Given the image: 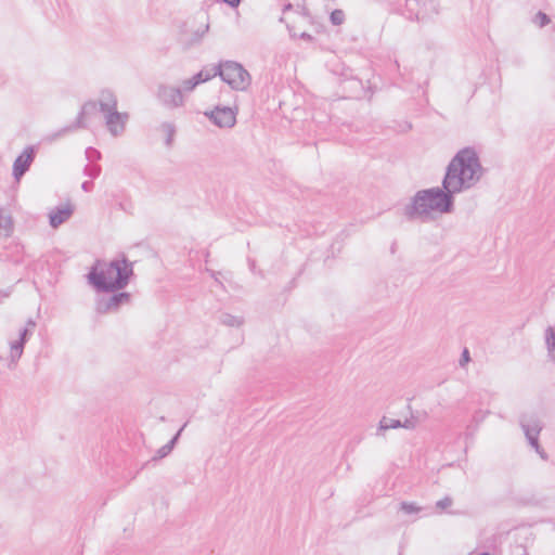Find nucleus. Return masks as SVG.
Listing matches in <instances>:
<instances>
[{"label":"nucleus","mask_w":555,"mask_h":555,"mask_svg":"<svg viewBox=\"0 0 555 555\" xmlns=\"http://www.w3.org/2000/svg\"><path fill=\"white\" fill-rule=\"evenodd\" d=\"M454 211V199L440 186L417 191L403 208V216L409 221L428 222L434 214L448 215Z\"/></svg>","instance_id":"obj_1"},{"label":"nucleus","mask_w":555,"mask_h":555,"mask_svg":"<svg viewBox=\"0 0 555 555\" xmlns=\"http://www.w3.org/2000/svg\"><path fill=\"white\" fill-rule=\"evenodd\" d=\"M133 275V264L125 256L109 262L96 260L91 267L87 279L96 292H117L124 289Z\"/></svg>","instance_id":"obj_2"},{"label":"nucleus","mask_w":555,"mask_h":555,"mask_svg":"<svg viewBox=\"0 0 555 555\" xmlns=\"http://www.w3.org/2000/svg\"><path fill=\"white\" fill-rule=\"evenodd\" d=\"M444 173H485L474 147L460 150L446 167Z\"/></svg>","instance_id":"obj_3"},{"label":"nucleus","mask_w":555,"mask_h":555,"mask_svg":"<svg viewBox=\"0 0 555 555\" xmlns=\"http://www.w3.org/2000/svg\"><path fill=\"white\" fill-rule=\"evenodd\" d=\"M219 77L233 90L245 91L251 83V77L244 66L235 61H220Z\"/></svg>","instance_id":"obj_4"},{"label":"nucleus","mask_w":555,"mask_h":555,"mask_svg":"<svg viewBox=\"0 0 555 555\" xmlns=\"http://www.w3.org/2000/svg\"><path fill=\"white\" fill-rule=\"evenodd\" d=\"M528 443L537 451L542 459H546L544 450L539 443V435L543 428L542 422L535 414L524 413L519 420Z\"/></svg>","instance_id":"obj_5"},{"label":"nucleus","mask_w":555,"mask_h":555,"mask_svg":"<svg viewBox=\"0 0 555 555\" xmlns=\"http://www.w3.org/2000/svg\"><path fill=\"white\" fill-rule=\"evenodd\" d=\"M481 176H443L442 189L454 199V195L474 186Z\"/></svg>","instance_id":"obj_6"},{"label":"nucleus","mask_w":555,"mask_h":555,"mask_svg":"<svg viewBox=\"0 0 555 555\" xmlns=\"http://www.w3.org/2000/svg\"><path fill=\"white\" fill-rule=\"evenodd\" d=\"M108 297H102L96 300L95 311L99 314L117 312L122 305L130 302L131 295L127 292H112Z\"/></svg>","instance_id":"obj_7"},{"label":"nucleus","mask_w":555,"mask_h":555,"mask_svg":"<svg viewBox=\"0 0 555 555\" xmlns=\"http://www.w3.org/2000/svg\"><path fill=\"white\" fill-rule=\"evenodd\" d=\"M156 98L166 107L177 108L184 104L182 90L166 83H160L156 90Z\"/></svg>","instance_id":"obj_8"},{"label":"nucleus","mask_w":555,"mask_h":555,"mask_svg":"<svg viewBox=\"0 0 555 555\" xmlns=\"http://www.w3.org/2000/svg\"><path fill=\"white\" fill-rule=\"evenodd\" d=\"M205 115L219 128H232L236 124V114L228 106H216Z\"/></svg>","instance_id":"obj_9"},{"label":"nucleus","mask_w":555,"mask_h":555,"mask_svg":"<svg viewBox=\"0 0 555 555\" xmlns=\"http://www.w3.org/2000/svg\"><path fill=\"white\" fill-rule=\"evenodd\" d=\"M33 334L34 333H31L29 330L23 327L20 331L18 339L10 343V361L8 364L9 369L16 366L17 361L21 359L24 352V347Z\"/></svg>","instance_id":"obj_10"},{"label":"nucleus","mask_w":555,"mask_h":555,"mask_svg":"<svg viewBox=\"0 0 555 555\" xmlns=\"http://www.w3.org/2000/svg\"><path fill=\"white\" fill-rule=\"evenodd\" d=\"M104 117L108 131L112 135L117 137L125 131L129 115L127 113H120L115 108L105 113Z\"/></svg>","instance_id":"obj_11"},{"label":"nucleus","mask_w":555,"mask_h":555,"mask_svg":"<svg viewBox=\"0 0 555 555\" xmlns=\"http://www.w3.org/2000/svg\"><path fill=\"white\" fill-rule=\"evenodd\" d=\"M75 206L70 201L65 204L56 206L49 212V224L51 228L56 229L66 222L74 214Z\"/></svg>","instance_id":"obj_12"},{"label":"nucleus","mask_w":555,"mask_h":555,"mask_svg":"<svg viewBox=\"0 0 555 555\" xmlns=\"http://www.w3.org/2000/svg\"><path fill=\"white\" fill-rule=\"evenodd\" d=\"M99 109V102L98 101H88L86 102L78 116H77V119L74 124H72L70 126L68 127H65L63 128L59 133H56V135H60L61 133H66V132H69V131H73L75 129H78V128H83L85 127V124H83V117L87 116V115H91L93 113H95L96 111Z\"/></svg>","instance_id":"obj_13"},{"label":"nucleus","mask_w":555,"mask_h":555,"mask_svg":"<svg viewBox=\"0 0 555 555\" xmlns=\"http://www.w3.org/2000/svg\"><path fill=\"white\" fill-rule=\"evenodd\" d=\"M36 156L34 146H27L15 159L12 173H25L29 170Z\"/></svg>","instance_id":"obj_14"},{"label":"nucleus","mask_w":555,"mask_h":555,"mask_svg":"<svg viewBox=\"0 0 555 555\" xmlns=\"http://www.w3.org/2000/svg\"><path fill=\"white\" fill-rule=\"evenodd\" d=\"M208 28H209V25L207 24L203 30L197 29V30L193 31L192 34L181 33L178 41H179L180 46L182 47V49L189 50V49L199 44L204 35L208 30Z\"/></svg>","instance_id":"obj_15"},{"label":"nucleus","mask_w":555,"mask_h":555,"mask_svg":"<svg viewBox=\"0 0 555 555\" xmlns=\"http://www.w3.org/2000/svg\"><path fill=\"white\" fill-rule=\"evenodd\" d=\"M99 111L103 114L117 108V98L109 89H104L100 92Z\"/></svg>","instance_id":"obj_16"},{"label":"nucleus","mask_w":555,"mask_h":555,"mask_svg":"<svg viewBox=\"0 0 555 555\" xmlns=\"http://www.w3.org/2000/svg\"><path fill=\"white\" fill-rule=\"evenodd\" d=\"M13 219L11 214L4 208H0V238H7L13 233Z\"/></svg>","instance_id":"obj_17"},{"label":"nucleus","mask_w":555,"mask_h":555,"mask_svg":"<svg viewBox=\"0 0 555 555\" xmlns=\"http://www.w3.org/2000/svg\"><path fill=\"white\" fill-rule=\"evenodd\" d=\"M220 62L218 64L205 65L196 76L201 77V83L207 82L220 75Z\"/></svg>","instance_id":"obj_18"},{"label":"nucleus","mask_w":555,"mask_h":555,"mask_svg":"<svg viewBox=\"0 0 555 555\" xmlns=\"http://www.w3.org/2000/svg\"><path fill=\"white\" fill-rule=\"evenodd\" d=\"M219 321H220L221 324H223L225 326H232V327H238V326H241L243 324V319L242 318L232 315V314L227 313V312H222L219 315Z\"/></svg>","instance_id":"obj_19"},{"label":"nucleus","mask_w":555,"mask_h":555,"mask_svg":"<svg viewBox=\"0 0 555 555\" xmlns=\"http://www.w3.org/2000/svg\"><path fill=\"white\" fill-rule=\"evenodd\" d=\"M198 85H201V77L193 75L191 78L184 79L181 83V90L183 92H192Z\"/></svg>","instance_id":"obj_20"},{"label":"nucleus","mask_w":555,"mask_h":555,"mask_svg":"<svg viewBox=\"0 0 555 555\" xmlns=\"http://www.w3.org/2000/svg\"><path fill=\"white\" fill-rule=\"evenodd\" d=\"M401 426L402 425H401V421L400 420H393V418H389V417L384 416L379 421L378 429L379 430L397 429V428H401Z\"/></svg>","instance_id":"obj_21"},{"label":"nucleus","mask_w":555,"mask_h":555,"mask_svg":"<svg viewBox=\"0 0 555 555\" xmlns=\"http://www.w3.org/2000/svg\"><path fill=\"white\" fill-rule=\"evenodd\" d=\"M330 20L332 22L333 25H341L345 21V13L343 10H334L331 15H330Z\"/></svg>","instance_id":"obj_22"},{"label":"nucleus","mask_w":555,"mask_h":555,"mask_svg":"<svg viewBox=\"0 0 555 555\" xmlns=\"http://www.w3.org/2000/svg\"><path fill=\"white\" fill-rule=\"evenodd\" d=\"M533 22L539 26V27H544L546 26L550 22H551V18L547 14H545L544 12L542 11H539L534 18H533Z\"/></svg>","instance_id":"obj_23"},{"label":"nucleus","mask_w":555,"mask_h":555,"mask_svg":"<svg viewBox=\"0 0 555 555\" xmlns=\"http://www.w3.org/2000/svg\"><path fill=\"white\" fill-rule=\"evenodd\" d=\"M400 509L403 511L405 514H413L420 512L421 507L417 506L415 503L401 502Z\"/></svg>","instance_id":"obj_24"},{"label":"nucleus","mask_w":555,"mask_h":555,"mask_svg":"<svg viewBox=\"0 0 555 555\" xmlns=\"http://www.w3.org/2000/svg\"><path fill=\"white\" fill-rule=\"evenodd\" d=\"M185 426H186V423L176 433V435L169 440V442L164 446L165 449H167L168 453H170L172 451V449L175 448V446L177 444L179 437Z\"/></svg>","instance_id":"obj_25"},{"label":"nucleus","mask_w":555,"mask_h":555,"mask_svg":"<svg viewBox=\"0 0 555 555\" xmlns=\"http://www.w3.org/2000/svg\"><path fill=\"white\" fill-rule=\"evenodd\" d=\"M185 426H186V423L176 433V435L169 440V442L164 446L165 449H167L168 453H170L172 451V449L175 448V446L177 444L179 437Z\"/></svg>","instance_id":"obj_26"},{"label":"nucleus","mask_w":555,"mask_h":555,"mask_svg":"<svg viewBox=\"0 0 555 555\" xmlns=\"http://www.w3.org/2000/svg\"><path fill=\"white\" fill-rule=\"evenodd\" d=\"M86 157L89 160V163H92L96 159H100L101 153L94 147H88L86 150Z\"/></svg>","instance_id":"obj_27"},{"label":"nucleus","mask_w":555,"mask_h":555,"mask_svg":"<svg viewBox=\"0 0 555 555\" xmlns=\"http://www.w3.org/2000/svg\"><path fill=\"white\" fill-rule=\"evenodd\" d=\"M453 503V500L450 496H444L443 499L437 501L436 507L439 509H446L447 507H450Z\"/></svg>","instance_id":"obj_28"},{"label":"nucleus","mask_w":555,"mask_h":555,"mask_svg":"<svg viewBox=\"0 0 555 555\" xmlns=\"http://www.w3.org/2000/svg\"><path fill=\"white\" fill-rule=\"evenodd\" d=\"M417 424V421L414 416H411L410 418H406L404 422H401V428L405 429H414Z\"/></svg>","instance_id":"obj_29"},{"label":"nucleus","mask_w":555,"mask_h":555,"mask_svg":"<svg viewBox=\"0 0 555 555\" xmlns=\"http://www.w3.org/2000/svg\"><path fill=\"white\" fill-rule=\"evenodd\" d=\"M470 361L469 351L468 349H464L460 359V365L464 366L467 362Z\"/></svg>","instance_id":"obj_30"},{"label":"nucleus","mask_w":555,"mask_h":555,"mask_svg":"<svg viewBox=\"0 0 555 555\" xmlns=\"http://www.w3.org/2000/svg\"><path fill=\"white\" fill-rule=\"evenodd\" d=\"M164 127L167 128L168 130V137H167V140H166V143L167 144H170L171 140H172V135L175 133V127L170 124H165Z\"/></svg>","instance_id":"obj_31"},{"label":"nucleus","mask_w":555,"mask_h":555,"mask_svg":"<svg viewBox=\"0 0 555 555\" xmlns=\"http://www.w3.org/2000/svg\"><path fill=\"white\" fill-rule=\"evenodd\" d=\"M169 453L167 452V449L163 446L159 448L156 452V455L153 457V460L163 459L166 457Z\"/></svg>","instance_id":"obj_32"},{"label":"nucleus","mask_w":555,"mask_h":555,"mask_svg":"<svg viewBox=\"0 0 555 555\" xmlns=\"http://www.w3.org/2000/svg\"><path fill=\"white\" fill-rule=\"evenodd\" d=\"M220 1L228 4L231 8H237L242 2V0H220Z\"/></svg>","instance_id":"obj_33"},{"label":"nucleus","mask_w":555,"mask_h":555,"mask_svg":"<svg viewBox=\"0 0 555 555\" xmlns=\"http://www.w3.org/2000/svg\"><path fill=\"white\" fill-rule=\"evenodd\" d=\"M35 327H36V322L31 318L27 320V322L24 326V328L29 330L31 333H34Z\"/></svg>","instance_id":"obj_34"},{"label":"nucleus","mask_w":555,"mask_h":555,"mask_svg":"<svg viewBox=\"0 0 555 555\" xmlns=\"http://www.w3.org/2000/svg\"><path fill=\"white\" fill-rule=\"evenodd\" d=\"M93 185L94 183L92 181H85L82 184H81V188L83 191L86 192H89L93 189Z\"/></svg>","instance_id":"obj_35"},{"label":"nucleus","mask_w":555,"mask_h":555,"mask_svg":"<svg viewBox=\"0 0 555 555\" xmlns=\"http://www.w3.org/2000/svg\"><path fill=\"white\" fill-rule=\"evenodd\" d=\"M100 168H96V169H90L89 168V165H87L85 167V170H83V175H87V173H99L100 172Z\"/></svg>","instance_id":"obj_36"},{"label":"nucleus","mask_w":555,"mask_h":555,"mask_svg":"<svg viewBox=\"0 0 555 555\" xmlns=\"http://www.w3.org/2000/svg\"><path fill=\"white\" fill-rule=\"evenodd\" d=\"M293 9V4L291 2H287L286 4H284L283 7V13H286L287 11H291Z\"/></svg>","instance_id":"obj_37"},{"label":"nucleus","mask_w":555,"mask_h":555,"mask_svg":"<svg viewBox=\"0 0 555 555\" xmlns=\"http://www.w3.org/2000/svg\"><path fill=\"white\" fill-rule=\"evenodd\" d=\"M412 129L411 122L404 121V125L402 127V131H409Z\"/></svg>","instance_id":"obj_38"},{"label":"nucleus","mask_w":555,"mask_h":555,"mask_svg":"<svg viewBox=\"0 0 555 555\" xmlns=\"http://www.w3.org/2000/svg\"><path fill=\"white\" fill-rule=\"evenodd\" d=\"M210 275L215 279V281H216L218 284L222 285V283L217 279V273H216L215 271H210Z\"/></svg>","instance_id":"obj_39"},{"label":"nucleus","mask_w":555,"mask_h":555,"mask_svg":"<svg viewBox=\"0 0 555 555\" xmlns=\"http://www.w3.org/2000/svg\"><path fill=\"white\" fill-rule=\"evenodd\" d=\"M301 37H302V38H307V39H311V36H310L309 34H307V33H304V34L301 35Z\"/></svg>","instance_id":"obj_40"},{"label":"nucleus","mask_w":555,"mask_h":555,"mask_svg":"<svg viewBox=\"0 0 555 555\" xmlns=\"http://www.w3.org/2000/svg\"><path fill=\"white\" fill-rule=\"evenodd\" d=\"M22 177H23V176H14L15 182H16V183H20V181H21V178H22Z\"/></svg>","instance_id":"obj_41"},{"label":"nucleus","mask_w":555,"mask_h":555,"mask_svg":"<svg viewBox=\"0 0 555 555\" xmlns=\"http://www.w3.org/2000/svg\"><path fill=\"white\" fill-rule=\"evenodd\" d=\"M524 553H525L524 555H527V552H526V550H524Z\"/></svg>","instance_id":"obj_42"},{"label":"nucleus","mask_w":555,"mask_h":555,"mask_svg":"<svg viewBox=\"0 0 555 555\" xmlns=\"http://www.w3.org/2000/svg\"><path fill=\"white\" fill-rule=\"evenodd\" d=\"M410 1H411V0H406V4H409V2H410Z\"/></svg>","instance_id":"obj_43"}]
</instances>
